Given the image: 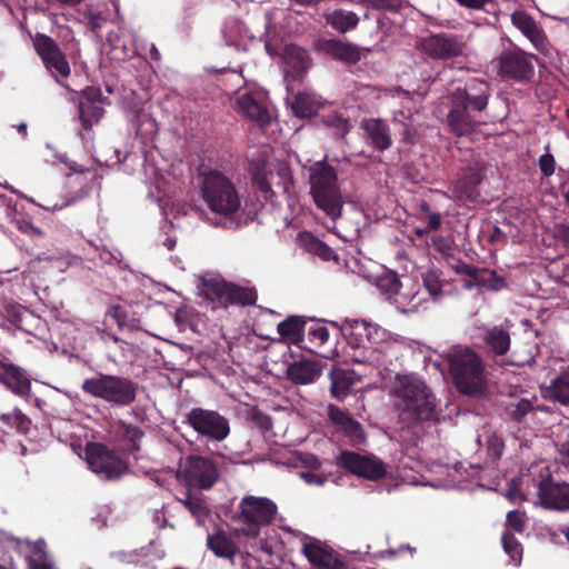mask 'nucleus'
<instances>
[{
  "mask_svg": "<svg viewBox=\"0 0 569 569\" xmlns=\"http://www.w3.org/2000/svg\"><path fill=\"white\" fill-rule=\"evenodd\" d=\"M482 167L478 163L462 169L453 183L452 193L461 202H475L480 197Z\"/></svg>",
  "mask_w": 569,
  "mask_h": 569,
  "instance_id": "obj_21",
  "label": "nucleus"
},
{
  "mask_svg": "<svg viewBox=\"0 0 569 569\" xmlns=\"http://www.w3.org/2000/svg\"><path fill=\"white\" fill-rule=\"evenodd\" d=\"M181 503L197 517L207 513V508L202 499L193 497L190 492L187 493L186 498L181 500Z\"/></svg>",
  "mask_w": 569,
  "mask_h": 569,
  "instance_id": "obj_56",
  "label": "nucleus"
},
{
  "mask_svg": "<svg viewBox=\"0 0 569 569\" xmlns=\"http://www.w3.org/2000/svg\"><path fill=\"white\" fill-rule=\"evenodd\" d=\"M86 459L89 468L102 480H119L130 470L127 461L100 442H89L86 446Z\"/></svg>",
  "mask_w": 569,
  "mask_h": 569,
  "instance_id": "obj_10",
  "label": "nucleus"
},
{
  "mask_svg": "<svg viewBox=\"0 0 569 569\" xmlns=\"http://www.w3.org/2000/svg\"><path fill=\"white\" fill-rule=\"evenodd\" d=\"M22 558L21 541L12 537L0 538V569H19Z\"/></svg>",
  "mask_w": 569,
  "mask_h": 569,
  "instance_id": "obj_35",
  "label": "nucleus"
},
{
  "mask_svg": "<svg viewBox=\"0 0 569 569\" xmlns=\"http://www.w3.org/2000/svg\"><path fill=\"white\" fill-rule=\"evenodd\" d=\"M179 475L189 487L199 489H210L218 480V470L213 461L200 456L187 457Z\"/></svg>",
  "mask_w": 569,
  "mask_h": 569,
  "instance_id": "obj_16",
  "label": "nucleus"
},
{
  "mask_svg": "<svg viewBox=\"0 0 569 569\" xmlns=\"http://www.w3.org/2000/svg\"><path fill=\"white\" fill-rule=\"evenodd\" d=\"M302 462L307 468H309L312 471L319 470L322 465L321 460L312 453L305 455V457L302 458Z\"/></svg>",
  "mask_w": 569,
  "mask_h": 569,
  "instance_id": "obj_62",
  "label": "nucleus"
},
{
  "mask_svg": "<svg viewBox=\"0 0 569 569\" xmlns=\"http://www.w3.org/2000/svg\"><path fill=\"white\" fill-rule=\"evenodd\" d=\"M449 103L450 109L447 114L446 123L449 132L453 136H469L483 122L481 113L453 100H449Z\"/></svg>",
  "mask_w": 569,
  "mask_h": 569,
  "instance_id": "obj_18",
  "label": "nucleus"
},
{
  "mask_svg": "<svg viewBox=\"0 0 569 569\" xmlns=\"http://www.w3.org/2000/svg\"><path fill=\"white\" fill-rule=\"evenodd\" d=\"M319 99L310 92H298L291 103L292 112L299 118L315 117L320 109Z\"/></svg>",
  "mask_w": 569,
  "mask_h": 569,
  "instance_id": "obj_37",
  "label": "nucleus"
},
{
  "mask_svg": "<svg viewBox=\"0 0 569 569\" xmlns=\"http://www.w3.org/2000/svg\"><path fill=\"white\" fill-rule=\"evenodd\" d=\"M337 465L357 477L371 481L383 479L387 475L381 460L349 450L341 451L337 457Z\"/></svg>",
  "mask_w": 569,
  "mask_h": 569,
  "instance_id": "obj_15",
  "label": "nucleus"
},
{
  "mask_svg": "<svg viewBox=\"0 0 569 569\" xmlns=\"http://www.w3.org/2000/svg\"><path fill=\"white\" fill-rule=\"evenodd\" d=\"M299 246L308 253L318 257L322 261H335L339 263V256L326 242L317 238L310 231L298 233Z\"/></svg>",
  "mask_w": 569,
  "mask_h": 569,
  "instance_id": "obj_28",
  "label": "nucleus"
},
{
  "mask_svg": "<svg viewBox=\"0 0 569 569\" xmlns=\"http://www.w3.org/2000/svg\"><path fill=\"white\" fill-rule=\"evenodd\" d=\"M360 4L373 10L398 12L401 9V0H360Z\"/></svg>",
  "mask_w": 569,
  "mask_h": 569,
  "instance_id": "obj_53",
  "label": "nucleus"
},
{
  "mask_svg": "<svg viewBox=\"0 0 569 569\" xmlns=\"http://www.w3.org/2000/svg\"><path fill=\"white\" fill-rule=\"evenodd\" d=\"M330 332L322 321H316L308 328V340L312 347L323 349L329 342Z\"/></svg>",
  "mask_w": 569,
  "mask_h": 569,
  "instance_id": "obj_44",
  "label": "nucleus"
},
{
  "mask_svg": "<svg viewBox=\"0 0 569 569\" xmlns=\"http://www.w3.org/2000/svg\"><path fill=\"white\" fill-rule=\"evenodd\" d=\"M272 174V171L268 172L263 166H257L252 172V184L267 201L272 200V197L274 196V191L272 190L269 181V177Z\"/></svg>",
  "mask_w": 569,
  "mask_h": 569,
  "instance_id": "obj_42",
  "label": "nucleus"
},
{
  "mask_svg": "<svg viewBox=\"0 0 569 569\" xmlns=\"http://www.w3.org/2000/svg\"><path fill=\"white\" fill-rule=\"evenodd\" d=\"M110 48L108 56L114 61H126L138 54L137 47L130 37L116 36V39L109 38Z\"/></svg>",
  "mask_w": 569,
  "mask_h": 569,
  "instance_id": "obj_38",
  "label": "nucleus"
},
{
  "mask_svg": "<svg viewBox=\"0 0 569 569\" xmlns=\"http://www.w3.org/2000/svg\"><path fill=\"white\" fill-rule=\"evenodd\" d=\"M326 24L337 32L345 34L355 30L360 22L359 16L355 11L337 8L323 13Z\"/></svg>",
  "mask_w": 569,
  "mask_h": 569,
  "instance_id": "obj_32",
  "label": "nucleus"
},
{
  "mask_svg": "<svg viewBox=\"0 0 569 569\" xmlns=\"http://www.w3.org/2000/svg\"><path fill=\"white\" fill-rule=\"evenodd\" d=\"M533 410L532 402L528 399H515L510 400L506 405L507 415L518 421L521 422L523 418Z\"/></svg>",
  "mask_w": 569,
  "mask_h": 569,
  "instance_id": "obj_45",
  "label": "nucleus"
},
{
  "mask_svg": "<svg viewBox=\"0 0 569 569\" xmlns=\"http://www.w3.org/2000/svg\"><path fill=\"white\" fill-rule=\"evenodd\" d=\"M526 513L519 510H511L507 513V523L519 533L526 529Z\"/></svg>",
  "mask_w": 569,
  "mask_h": 569,
  "instance_id": "obj_57",
  "label": "nucleus"
},
{
  "mask_svg": "<svg viewBox=\"0 0 569 569\" xmlns=\"http://www.w3.org/2000/svg\"><path fill=\"white\" fill-rule=\"evenodd\" d=\"M535 54L515 46L502 49L491 61V64L501 79L517 83H528L535 76Z\"/></svg>",
  "mask_w": 569,
  "mask_h": 569,
  "instance_id": "obj_7",
  "label": "nucleus"
},
{
  "mask_svg": "<svg viewBox=\"0 0 569 569\" xmlns=\"http://www.w3.org/2000/svg\"><path fill=\"white\" fill-rule=\"evenodd\" d=\"M33 46L47 70L59 83H61L60 79H67L70 76L69 62L51 37L38 33L33 40Z\"/></svg>",
  "mask_w": 569,
  "mask_h": 569,
  "instance_id": "obj_14",
  "label": "nucleus"
},
{
  "mask_svg": "<svg viewBox=\"0 0 569 569\" xmlns=\"http://www.w3.org/2000/svg\"><path fill=\"white\" fill-rule=\"evenodd\" d=\"M1 421L10 427H14L18 432L26 435L31 426V420L18 408L12 413H4L0 417Z\"/></svg>",
  "mask_w": 569,
  "mask_h": 569,
  "instance_id": "obj_47",
  "label": "nucleus"
},
{
  "mask_svg": "<svg viewBox=\"0 0 569 569\" xmlns=\"http://www.w3.org/2000/svg\"><path fill=\"white\" fill-rule=\"evenodd\" d=\"M277 510L272 500L248 495L240 500L236 519L247 527V535L257 536L261 527H267L274 520Z\"/></svg>",
  "mask_w": 569,
  "mask_h": 569,
  "instance_id": "obj_11",
  "label": "nucleus"
},
{
  "mask_svg": "<svg viewBox=\"0 0 569 569\" xmlns=\"http://www.w3.org/2000/svg\"><path fill=\"white\" fill-rule=\"evenodd\" d=\"M118 433L127 445V451L129 453H136L141 449V440L144 437V431L134 425L119 421L118 423Z\"/></svg>",
  "mask_w": 569,
  "mask_h": 569,
  "instance_id": "obj_39",
  "label": "nucleus"
},
{
  "mask_svg": "<svg viewBox=\"0 0 569 569\" xmlns=\"http://www.w3.org/2000/svg\"><path fill=\"white\" fill-rule=\"evenodd\" d=\"M556 236L565 244V247L569 248V226H567V224L557 226Z\"/></svg>",
  "mask_w": 569,
  "mask_h": 569,
  "instance_id": "obj_63",
  "label": "nucleus"
},
{
  "mask_svg": "<svg viewBox=\"0 0 569 569\" xmlns=\"http://www.w3.org/2000/svg\"><path fill=\"white\" fill-rule=\"evenodd\" d=\"M377 288L389 297L399 293L401 281L395 271H387L377 278Z\"/></svg>",
  "mask_w": 569,
  "mask_h": 569,
  "instance_id": "obj_46",
  "label": "nucleus"
},
{
  "mask_svg": "<svg viewBox=\"0 0 569 569\" xmlns=\"http://www.w3.org/2000/svg\"><path fill=\"white\" fill-rule=\"evenodd\" d=\"M329 379L331 395L339 400L346 398L355 385L353 372L339 367H332Z\"/></svg>",
  "mask_w": 569,
  "mask_h": 569,
  "instance_id": "obj_34",
  "label": "nucleus"
},
{
  "mask_svg": "<svg viewBox=\"0 0 569 569\" xmlns=\"http://www.w3.org/2000/svg\"><path fill=\"white\" fill-rule=\"evenodd\" d=\"M306 320L300 316H289L284 320L278 323L277 330L283 340L288 345L300 346L305 339Z\"/></svg>",
  "mask_w": 569,
  "mask_h": 569,
  "instance_id": "obj_33",
  "label": "nucleus"
},
{
  "mask_svg": "<svg viewBox=\"0 0 569 569\" xmlns=\"http://www.w3.org/2000/svg\"><path fill=\"white\" fill-rule=\"evenodd\" d=\"M448 99L465 104L467 108H470L481 114L488 107L487 101H482L481 99L471 96L468 93V91L460 88H456L452 92H450Z\"/></svg>",
  "mask_w": 569,
  "mask_h": 569,
  "instance_id": "obj_43",
  "label": "nucleus"
},
{
  "mask_svg": "<svg viewBox=\"0 0 569 569\" xmlns=\"http://www.w3.org/2000/svg\"><path fill=\"white\" fill-rule=\"evenodd\" d=\"M423 286L433 299H437L442 293V282L437 271L429 270L423 277Z\"/></svg>",
  "mask_w": 569,
  "mask_h": 569,
  "instance_id": "obj_52",
  "label": "nucleus"
},
{
  "mask_svg": "<svg viewBox=\"0 0 569 569\" xmlns=\"http://www.w3.org/2000/svg\"><path fill=\"white\" fill-rule=\"evenodd\" d=\"M106 98L98 87H86L73 99L77 107V118L81 124L79 136L86 139V134L92 131L93 126L98 124L104 116L102 103Z\"/></svg>",
  "mask_w": 569,
  "mask_h": 569,
  "instance_id": "obj_13",
  "label": "nucleus"
},
{
  "mask_svg": "<svg viewBox=\"0 0 569 569\" xmlns=\"http://www.w3.org/2000/svg\"><path fill=\"white\" fill-rule=\"evenodd\" d=\"M415 48L425 59L448 61L463 56L466 42L461 34L439 32L419 38Z\"/></svg>",
  "mask_w": 569,
  "mask_h": 569,
  "instance_id": "obj_9",
  "label": "nucleus"
},
{
  "mask_svg": "<svg viewBox=\"0 0 569 569\" xmlns=\"http://www.w3.org/2000/svg\"><path fill=\"white\" fill-rule=\"evenodd\" d=\"M460 6L472 9V10H485L489 12L487 9L488 6H493V0H456Z\"/></svg>",
  "mask_w": 569,
  "mask_h": 569,
  "instance_id": "obj_59",
  "label": "nucleus"
},
{
  "mask_svg": "<svg viewBox=\"0 0 569 569\" xmlns=\"http://www.w3.org/2000/svg\"><path fill=\"white\" fill-rule=\"evenodd\" d=\"M200 438L211 442H222L231 431L229 419L217 410L193 407L183 415L181 421Z\"/></svg>",
  "mask_w": 569,
  "mask_h": 569,
  "instance_id": "obj_8",
  "label": "nucleus"
},
{
  "mask_svg": "<svg viewBox=\"0 0 569 569\" xmlns=\"http://www.w3.org/2000/svg\"><path fill=\"white\" fill-rule=\"evenodd\" d=\"M537 489L539 501L543 508L557 511L569 510V485L555 481L548 469H546V475H540Z\"/></svg>",
  "mask_w": 569,
  "mask_h": 569,
  "instance_id": "obj_17",
  "label": "nucleus"
},
{
  "mask_svg": "<svg viewBox=\"0 0 569 569\" xmlns=\"http://www.w3.org/2000/svg\"><path fill=\"white\" fill-rule=\"evenodd\" d=\"M84 393L101 399L114 408L130 407L138 397L139 385L129 377L98 372L83 380Z\"/></svg>",
  "mask_w": 569,
  "mask_h": 569,
  "instance_id": "obj_6",
  "label": "nucleus"
},
{
  "mask_svg": "<svg viewBox=\"0 0 569 569\" xmlns=\"http://www.w3.org/2000/svg\"><path fill=\"white\" fill-rule=\"evenodd\" d=\"M246 418L261 432L269 431L272 427L271 418L257 407L246 410Z\"/></svg>",
  "mask_w": 569,
  "mask_h": 569,
  "instance_id": "obj_50",
  "label": "nucleus"
},
{
  "mask_svg": "<svg viewBox=\"0 0 569 569\" xmlns=\"http://www.w3.org/2000/svg\"><path fill=\"white\" fill-rule=\"evenodd\" d=\"M0 383L14 396L24 400L31 398V379L27 370L11 362L7 357L0 359Z\"/></svg>",
  "mask_w": 569,
  "mask_h": 569,
  "instance_id": "obj_19",
  "label": "nucleus"
},
{
  "mask_svg": "<svg viewBox=\"0 0 569 569\" xmlns=\"http://www.w3.org/2000/svg\"><path fill=\"white\" fill-rule=\"evenodd\" d=\"M541 392L547 400L569 406V366L561 368L550 383L542 388Z\"/></svg>",
  "mask_w": 569,
  "mask_h": 569,
  "instance_id": "obj_27",
  "label": "nucleus"
},
{
  "mask_svg": "<svg viewBox=\"0 0 569 569\" xmlns=\"http://www.w3.org/2000/svg\"><path fill=\"white\" fill-rule=\"evenodd\" d=\"M466 272L470 278L465 284L468 289L481 287L488 290L499 291L506 287L505 279L498 276L495 270L477 267L476 269H467Z\"/></svg>",
  "mask_w": 569,
  "mask_h": 569,
  "instance_id": "obj_31",
  "label": "nucleus"
},
{
  "mask_svg": "<svg viewBox=\"0 0 569 569\" xmlns=\"http://www.w3.org/2000/svg\"><path fill=\"white\" fill-rule=\"evenodd\" d=\"M505 449L503 440L500 436L492 433L487 438V452L492 460L501 458Z\"/></svg>",
  "mask_w": 569,
  "mask_h": 569,
  "instance_id": "obj_55",
  "label": "nucleus"
},
{
  "mask_svg": "<svg viewBox=\"0 0 569 569\" xmlns=\"http://www.w3.org/2000/svg\"><path fill=\"white\" fill-rule=\"evenodd\" d=\"M330 421L349 438L352 445H360L366 440L365 431L360 422L355 420L347 411L335 405L328 406Z\"/></svg>",
  "mask_w": 569,
  "mask_h": 569,
  "instance_id": "obj_24",
  "label": "nucleus"
},
{
  "mask_svg": "<svg viewBox=\"0 0 569 569\" xmlns=\"http://www.w3.org/2000/svg\"><path fill=\"white\" fill-rule=\"evenodd\" d=\"M316 49L332 59L342 61L348 64H356L361 59V53L357 44L345 42L336 38L318 39Z\"/></svg>",
  "mask_w": 569,
  "mask_h": 569,
  "instance_id": "obj_22",
  "label": "nucleus"
},
{
  "mask_svg": "<svg viewBox=\"0 0 569 569\" xmlns=\"http://www.w3.org/2000/svg\"><path fill=\"white\" fill-rule=\"evenodd\" d=\"M287 377L296 385H308L313 382L321 375V367L318 361L299 360L293 361L287 368Z\"/></svg>",
  "mask_w": 569,
  "mask_h": 569,
  "instance_id": "obj_30",
  "label": "nucleus"
},
{
  "mask_svg": "<svg viewBox=\"0 0 569 569\" xmlns=\"http://www.w3.org/2000/svg\"><path fill=\"white\" fill-rule=\"evenodd\" d=\"M462 90L468 91L471 96L481 99L482 101H487L489 103L490 98V84L481 79L472 78L465 82L462 87H459Z\"/></svg>",
  "mask_w": 569,
  "mask_h": 569,
  "instance_id": "obj_48",
  "label": "nucleus"
},
{
  "mask_svg": "<svg viewBox=\"0 0 569 569\" xmlns=\"http://www.w3.org/2000/svg\"><path fill=\"white\" fill-rule=\"evenodd\" d=\"M546 153L541 154L538 160L539 169L543 177H551L556 170L555 157L550 153V144L545 147Z\"/></svg>",
  "mask_w": 569,
  "mask_h": 569,
  "instance_id": "obj_54",
  "label": "nucleus"
},
{
  "mask_svg": "<svg viewBox=\"0 0 569 569\" xmlns=\"http://www.w3.org/2000/svg\"><path fill=\"white\" fill-rule=\"evenodd\" d=\"M449 373L456 389L469 397H481L487 388L481 356L469 347L455 346L446 353Z\"/></svg>",
  "mask_w": 569,
  "mask_h": 569,
  "instance_id": "obj_3",
  "label": "nucleus"
},
{
  "mask_svg": "<svg viewBox=\"0 0 569 569\" xmlns=\"http://www.w3.org/2000/svg\"><path fill=\"white\" fill-rule=\"evenodd\" d=\"M29 569H53V567L46 561H37L31 558H27Z\"/></svg>",
  "mask_w": 569,
  "mask_h": 569,
  "instance_id": "obj_64",
  "label": "nucleus"
},
{
  "mask_svg": "<svg viewBox=\"0 0 569 569\" xmlns=\"http://www.w3.org/2000/svg\"><path fill=\"white\" fill-rule=\"evenodd\" d=\"M308 171L310 194L317 208L336 221L341 217L345 201L335 168L327 162L317 161L309 167Z\"/></svg>",
  "mask_w": 569,
  "mask_h": 569,
  "instance_id": "obj_5",
  "label": "nucleus"
},
{
  "mask_svg": "<svg viewBox=\"0 0 569 569\" xmlns=\"http://www.w3.org/2000/svg\"><path fill=\"white\" fill-rule=\"evenodd\" d=\"M501 542L505 552L517 562H520L522 557V547L513 533L507 531L501 537Z\"/></svg>",
  "mask_w": 569,
  "mask_h": 569,
  "instance_id": "obj_51",
  "label": "nucleus"
},
{
  "mask_svg": "<svg viewBox=\"0 0 569 569\" xmlns=\"http://www.w3.org/2000/svg\"><path fill=\"white\" fill-rule=\"evenodd\" d=\"M441 224V217L439 213H430L428 216V226L425 229V232H429L432 230H437ZM418 234H422L423 231L418 230Z\"/></svg>",
  "mask_w": 569,
  "mask_h": 569,
  "instance_id": "obj_61",
  "label": "nucleus"
},
{
  "mask_svg": "<svg viewBox=\"0 0 569 569\" xmlns=\"http://www.w3.org/2000/svg\"><path fill=\"white\" fill-rule=\"evenodd\" d=\"M399 419L409 425L430 421L437 416V400L430 388L419 378L403 376L397 379L395 389Z\"/></svg>",
  "mask_w": 569,
  "mask_h": 569,
  "instance_id": "obj_2",
  "label": "nucleus"
},
{
  "mask_svg": "<svg viewBox=\"0 0 569 569\" xmlns=\"http://www.w3.org/2000/svg\"><path fill=\"white\" fill-rule=\"evenodd\" d=\"M107 317H110L120 330L137 331L141 327L140 320L121 306H112L108 310Z\"/></svg>",
  "mask_w": 569,
  "mask_h": 569,
  "instance_id": "obj_41",
  "label": "nucleus"
},
{
  "mask_svg": "<svg viewBox=\"0 0 569 569\" xmlns=\"http://www.w3.org/2000/svg\"><path fill=\"white\" fill-rule=\"evenodd\" d=\"M203 295L207 299L224 308L231 305L252 306L258 298L254 288L241 287L217 279L203 282Z\"/></svg>",
  "mask_w": 569,
  "mask_h": 569,
  "instance_id": "obj_12",
  "label": "nucleus"
},
{
  "mask_svg": "<svg viewBox=\"0 0 569 569\" xmlns=\"http://www.w3.org/2000/svg\"><path fill=\"white\" fill-rule=\"evenodd\" d=\"M512 24L531 42L533 48L543 56L550 54V42L542 27L527 12L515 11L511 14Z\"/></svg>",
  "mask_w": 569,
  "mask_h": 569,
  "instance_id": "obj_20",
  "label": "nucleus"
},
{
  "mask_svg": "<svg viewBox=\"0 0 569 569\" xmlns=\"http://www.w3.org/2000/svg\"><path fill=\"white\" fill-rule=\"evenodd\" d=\"M200 196L211 212L232 223L241 210V196L234 182L223 172L209 169L199 173Z\"/></svg>",
  "mask_w": 569,
  "mask_h": 569,
  "instance_id": "obj_4",
  "label": "nucleus"
},
{
  "mask_svg": "<svg viewBox=\"0 0 569 569\" xmlns=\"http://www.w3.org/2000/svg\"><path fill=\"white\" fill-rule=\"evenodd\" d=\"M366 136L370 144L379 150L385 151L392 144L389 126L381 119H369L362 124Z\"/></svg>",
  "mask_w": 569,
  "mask_h": 569,
  "instance_id": "obj_29",
  "label": "nucleus"
},
{
  "mask_svg": "<svg viewBox=\"0 0 569 569\" xmlns=\"http://www.w3.org/2000/svg\"><path fill=\"white\" fill-rule=\"evenodd\" d=\"M316 471L317 470H313V471L312 470L301 471L300 472V478L307 485L321 487V486H323L327 482L328 476L325 475V473L316 472Z\"/></svg>",
  "mask_w": 569,
  "mask_h": 569,
  "instance_id": "obj_58",
  "label": "nucleus"
},
{
  "mask_svg": "<svg viewBox=\"0 0 569 569\" xmlns=\"http://www.w3.org/2000/svg\"><path fill=\"white\" fill-rule=\"evenodd\" d=\"M6 319L18 329L24 330V319L31 317L28 308L21 305H8L6 307Z\"/></svg>",
  "mask_w": 569,
  "mask_h": 569,
  "instance_id": "obj_49",
  "label": "nucleus"
},
{
  "mask_svg": "<svg viewBox=\"0 0 569 569\" xmlns=\"http://www.w3.org/2000/svg\"><path fill=\"white\" fill-rule=\"evenodd\" d=\"M480 338L485 350L492 356H505L510 350V331L502 325L483 327Z\"/></svg>",
  "mask_w": 569,
  "mask_h": 569,
  "instance_id": "obj_23",
  "label": "nucleus"
},
{
  "mask_svg": "<svg viewBox=\"0 0 569 569\" xmlns=\"http://www.w3.org/2000/svg\"><path fill=\"white\" fill-rule=\"evenodd\" d=\"M286 63L296 72L297 76L303 74L310 67V57L303 48L289 46L286 48Z\"/></svg>",
  "mask_w": 569,
  "mask_h": 569,
  "instance_id": "obj_40",
  "label": "nucleus"
},
{
  "mask_svg": "<svg viewBox=\"0 0 569 569\" xmlns=\"http://www.w3.org/2000/svg\"><path fill=\"white\" fill-rule=\"evenodd\" d=\"M208 548L219 558L232 560L238 548L228 535L219 530L213 535H209L207 539Z\"/></svg>",
  "mask_w": 569,
  "mask_h": 569,
  "instance_id": "obj_36",
  "label": "nucleus"
},
{
  "mask_svg": "<svg viewBox=\"0 0 569 569\" xmlns=\"http://www.w3.org/2000/svg\"><path fill=\"white\" fill-rule=\"evenodd\" d=\"M488 242L490 244L507 243V234L497 226H493L491 232L488 236Z\"/></svg>",
  "mask_w": 569,
  "mask_h": 569,
  "instance_id": "obj_60",
  "label": "nucleus"
},
{
  "mask_svg": "<svg viewBox=\"0 0 569 569\" xmlns=\"http://www.w3.org/2000/svg\"><path fill=\"white\" fill-rule=\"evenodd\" d=\"M336 329V338L342 335L348 345L359 355L352 359L359 363H371L377 367H386L389 362V351L392 345L389 342L380 345L386 336L385 330L365 320H346L342 326L331 322Z\"/></svg>",
  "mask_w": 569,
  "mask_h": 569,
  "instance_id": "obj_1",
  "label": "nucleus"
},
{
  "mask_svg": "<svg viewBox=\"0 0 569 569\" xmlns=\"http://www.w3.org/2000/svg\"><path fill=\"white\" fill-rule=\"evenodd\" d=\"M303 553L313 566L320 569H346V563L338 553L317 543H306Z\"/></svg>",
  "mask_w": 569,
  "mask_h": 569,
  "instance_id": "obj_26",
  "label": "nucleus"
},
{
  "mask_svg": "<svg viewBox=\"0 0 569 569\" xmlns=\"http://www.w3.org/2000/svg\"><path fill=\"white\" fill-rule=\"evenodd\" d=\"M238 111L250 119L259 123L260 126H267L270 123L271 116L267 107L261 103L253 93H243L236 100Z\"/></svg>",
  "mask_w": 569,
  "mask_h": 569,
  "instance_id": "obj_25",
  "label": "nucleus"
}]
</instances>
